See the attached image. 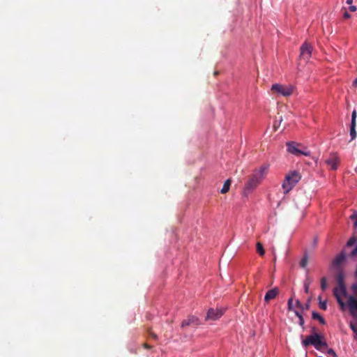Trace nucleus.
<instances>
[{"label":"nucleus","mask_w":357,"mask_h":357,"mask_svg":"<svg viewBox=\"0 0 357 357\" xmlns=\"http://www.w3.org/2000/svg\"><path fill=\"white\" fill-rule=\"evenodd\" d=\"M301 178V174L296 171H293L287 174L282 185L284 193L287 194L291 191Z\"/></svg>","instance_id":"obj_1"},{"label":"nucleus","mask_w":357,"mask_h":357,"mask_svg":"<svg viewBox=\"0 0 357 357\" xmlns=\"http://www.w3.org/2000/svg\"><path fill=\"white\" fill-rule=\"evenodd\" d=\"M287 151L296 156H309L310 151L301 144L290 142L287 143Z\"/></svg>","instance_id":"obj_2"},{"label":"nucleus","mask_w":357,"mask_h":357,"mask_svg":"<svg viewBox=\"0 0 357 357\" xmlns=\"http://www.w3.org/2000/svg\"><path fill=\"white\" fill-rule=\"evenodd\" d=\"M302 344L305 347L310 344L313 345L318 350L328 347L327 343L323 341L321 337L317 333L307 336L306 339L303 340Z\"/></svg>","instance_id":"obj_3"},{"label":"nucleus","mask_w":357,"mask_h":357,"mask_svg":"<svg viewBox=\"0 0 357 357\" xmlns=\"http://www.w3.org/2000/svg\"><path fill=\"white\" fill-rule=\"evenodd\" d=\"M295 87L291 84L283 85L280 84H274L271 86V91L273 94L284 97L291 96L294 91Z\"/></svg>","instance_id":"obj_4"},{"label":"nucleus","mask_w":357,"mask_h":357,"mask_svg":"<svg viewBox=\"0 0 357 357\" xmlns=\"http://www.w3.org/2000/svg\"><path fill=\"white\" fill-rule=\"evenodd\" d=\"M354 296H349L347 299V306L349 309L350 314L357 319V284H353L351 286Z\"/></svg>","instance_id":"obj_5"},{"label":"nucleus","mask_w":357,"mask_h":357,"mask_svg":"<svg viewBox=\"0 0 357 357\" xmlns=\"http://www.w3.org/2000/svg\"><path fill=\"white\" fill-rule=\"evenodd\" d=\"M346 294H347V291H346V288H345V285L344 284L337 285L334 289V296L336 298L338 304L340 305V306L341 307V308L342 310L344 309V307L347 305V304H345L344 303V301H342L341 296H346Z\"/></svg>","instance_id":"obj_6"},{"label":"nucleus","mask_w":357,"mask_h":357,"mask_svg":"<svg viewBox=\"0 0 357 357\" xmlns=\"http://www.w3.org/2000/svg\"><path fill=\"white\" fill-rule=\"evenodd\" d=\"M325 162L330 169L336 170L340 164V158L337 153H331L328 158L326 159Z\"/></svg>","instance_id":"obj_7"},{"label":"nucleus","mask_w":357,"mask_h":357,"mask_svg":"<svg viewBox=\"0 0 357 357\" xmlns=\"http://www.w3.org/2000/svg\"><path fill=\"white\" fill-rule=\"evenodd\" d=\"M300 58L307 61L310 59L312 55V47L311 44L305 42L301 47Z\"/></svg>","instance_id":"obj_8"},{"label":"nucleus","mask_w":357,"mask_h":357,"mask_svg":"<svg viewBox=\"0 0 357 357\" xmlns=\"http://www.w3.org/2000/svg\"><path fill=\"white\" fill-rule=\"evenodd\" d=\"M268 170V165H264L259 169H256L252 176H253L257 180H258L259 182L261 183L267 174Z\"/></svg>","instance_id":"obj_9"},{"label":"nucleus","mask_w":357,"mask_h":357,"mask_svg":"<svg viewBox=\"0 0 357 357\" xmlns=\"http://www.w3.org/2000/svg\"><path fill=\"white\" fill-rule=\"evenodd\" d=\"M223 314V311L221 310H214L213 308L209 309L207 315L206 317V320H213L215 321L220 319Z\"/></svg>","instance_id":"obj_10"},{"label":"nucleus","mask_w":357,"mask_h":357,"mask_svg":"<svg viewBox=\"0 0 357 357\" xmlns=\"http://www.w3.org/2000/svg\"><path fill=\"white\" fill-rule=\"evenodd\" d=\"M260 182L258 181L253 176H251L248 182L246 183L244 188V192L247 193L255 188H256L258 185H259Z\"/></svg>","instance_id":"obj_11"},{"label":"nucleus","mask_w":357,"mask_h":357,"mask_svg":"<svg viewBox=\"0 0 357 357\" xmlns=\"http://www.w3.org/2000/svg\"><path fill=\"white\" fill-rule=\"evenodd\" d=\"M200 324V321L198 318L195 316H190L186 319H184L181 323V327L184 328L188 326H197Z\"/></svg>","instance_id":"obj_12"},{"label":"nucleus","mask_w":357,"mask_h":357,"mask_svg":"<svg viewBox=\"0 0 357 357\" xmlns=\"http://www.w3.org/2000/svg\"><path fill=\"white\" fill-rule=\"evenodd\" d=\"M356 111L354 110L351 114V122L350 127V135L351 137V140L354 139L356 137Z\"/></svg>","instance_id":"obj_13"},{"label":"nucleus","mask_w":357,"mask_h":357,"mask_svg":"<svg viewBox=\"0 0 357 357\" xmlns=\"http://www.w3.org/2000/svg\"><path fill=\"white\" fill-rule=\"evenodd\" d=\"M279 294V289L278 287H274L268 290L264 296V301L266 303H268L270 301L276 298V296Z\"/></svg>","instance_id":"obj_14"},{"label":"nucleus","mask_w":357,"mask_h":357,"mask_svg":"<svg viewBox=\"0 0 357 357\" xmlns=\"http://www.w3.org/2000/svg\"><path fill=\"white\" fill-rule=\"evenodd\" d=\"M231 183V179H227L225 181L222 188L220 190L222 194H225L229 190V188Z\"/></svg>","instance_id":"obj_15"},{"label":"nucleus","mask_w":357,"mask_h":357,"mask_svg":"<svg viewBox=\"0 0 357 357\" xmlns=\"http://www.w3.org/2000/svg\"><path fill=\"white\" fill-rule=\"evenodd\" d=\"M344 275L343 272L342 271H340L337 273L336 277H335L336 281L337 282V285L344 284Z\"/></svg>","instance_id":"obj_16"},{"label":"nucleus","mask_w":357,"mask_h":357,"mask_svg":"<svg viewBox=\"0 0 357 357\" xmlns=\"http://www.w3.org/2000/svg\"><path fill=\"white\" fill-rule=\"evenodd\" d=\"M344 259V255L341 253L340 255H337L333 260V265L340 266L343 262Z\"/></svg>","instance_id":"obj_17"},{"label":"nucleus","mask_w":357,"mask_h":357,"mask_svg":"<svg viewBox=\"0 0 357 357\" xmlns=\"http://www.w3.org/2000/svg\"><path fill=\"white\" fill-rule=\"evenodd\" d=\"M312 319L319 320L321 324L324 325L326 324L324 319L318 312H312Z\"/></svg>","instance_id":"obj_18"},{"label":"nucleus","mask_w":357,"mask_h":357,"mask_svg":"<svg viewBox=\"0 0 357 357\" xmlns=\"http://www.w3.org/2000/svg\"><path fill=\"white\" fill-rule=\"evenodd\" d=\"M257 252L259 253L260 256H264L265 254V250L263 248L262 244L260 242H257L256 245Z\"/></svg>","instance_id":"obj_19"},{"label":"nucleus","mask_w":357,"mask_h":357,"mask_svg":"<svg viewBox=\"0 0 357 357\" xmlns=\"http://www.w3.org/2000/svg\"><path fill=\"white\" fill-rule=\"evenodd\" d=\"M308 262V259L307 255H304L302 259L300 261V266L302 268H305L307 266Z\"/></svg>","instance_id":"obj_20"},{"label":"nucleus","mask_w":357,"mask_h":357,"mask_svg":"<svg viewBox=\"0 0 357 357\" xmlns=\"http://www.w3.org/2000/svg\"><path fill=\"white\" fill-rule=\"evenodd\" d=\"M319 307L323 310H326L327 308L326 301H322L321 296H319Z\"/></svg>","instance_id":"obj_21"},{"label":"nucleus","mask_w":357,"mask_h":357,"mask_svg":"<svg viewBox=\"0 0 357 357\" xmlns=\"http://www.w3.org/2000/svg\"><path fill=\"white\" fill-rule=\"evenodd\" d=\"M351 329L352 330L353 333H354V339L357 340V326L356 324L351 322L349 325Z\"/></svg>","instance_id":"obj_22"},{"label":"nucleus","mask_w":357,"mask_h":357,"mask_svg":"<svg viewBox=\"0 0 357 357\" xmlns=\"http://www.w3.org/2000/svg\"><path fill=\"white\" fill-rule=\"evenodd\" d=\"M328 287L327 282H326V278L325 277H323L321 279V288L323 291L326 290Z\"/></svg>","instance_id":"obj_23"},{"label":"nucleus","mask_w":357,"mask_h":357,"mask_svg":"<svg viewBox=\"0 0 357 357\" xmlns=\"http://www.w3.org/2000/svg\"><path fill=\"white\" fill-rule=\"evenodd\" d=\"M350 218L354 220V226L355 228H357V213H354L350 216Z\"/></svg>","instance_id":"obj_24"},{"label":"nucleus","mask_w":357,"mask_h":357,"mask_svg":"<svg viewBox=\"0 0 357 357\" xmlns=\"http://www.w3.org/2000/svg\"><path fill=\"white\" fill-rule=\"evenodd\" d=\"M356 241L357 239L355 237H352L347 241V245L348 247H351L356 242Z\"/></svg>","instance_id":"obj_25"},{"label":"nucleus","mask_w":357,"mask_h":357,"mask_svg":"<svg viewBox=\"0 0 357 357\" xmlns=\"http://www.w3.org/2000/svg\"><path fill=\"white\" fill-rule=\"evenodd\" d=\"M288 310H289V311L294 310L293 298H290L288 301Z\"/></svg>","instance_id":"obj_26"},{"label":"nucleus","mask_w":357,"mask_h":357,"mask_svg":"<svg viewBox=\"0 0 357 357\" xmlns=\"http://www.w3.org/2000/svg\"><path fill=\"white\" fill-rule=\"evenodd\" d=\"M327 353L329 355L333 356V357H337V355H336L335 352L334 351V350L333 349H329L328 350Z\"/></svg>","instance_id":"obj_27"},{"label":"nucleus","mask_w":357,"mask_h":357,"mask_svg":"<svg viewBox=\"0 0 357 357\" xmlns=\"http://www.w3.org/2000/svg\"><path fill=\"white\" fill-rule=\"evenodd\" d=\"M310 300H308L307 303H305V305H303L302 310H307L310 308Z\"/></svg>","instance_id":"obj_28"},{"label":"nucleus","mask_w":357,"mask_h":357,"mask_svg":"<svg viewBox=\"0 0 357 357\" xmlns=\"http://www.w3.org/2000/svg\"><path fill=\"white\" fill-rule=\"evenodd\" d=\"M282 117H280V122H279V123H277V121H275V122L274 123V124H273V127H274L275 130H276V129L279 127V126H280V123L282 122Z\"/></svg>","instance_id":"obj_29"},{"label":"nucleus","mask_w":357,"mask_h":357,"mask_svg":"<svg viewBox=\"0 0 357 357\" xmlns=\"http://www.w3.org/2000/svg\"><path fill=\"white\" fill-rule=\"evenodd\" d=\"M309 286H310V283L309 282H305L304 283L305 291L306 293H308V291H309Z\"/></svg>","instance_id":"obj_30"},{"label":"nucleus","mask_w":357,"mask_h":357,"mask_svg":"<svg viewBox=\"0 0 357 357\" xmlns=\"http://www.w3.org/2000/svg\"><path fill=\"white\" fill-rule=\"evenodd\" d=\"M296 307H298L301 308V310H303V305L301 304V303L298 300H297L296 301Z\"/></svg>","instance_id":"obj_31"},{"label":"nucleus","mask_w":357,"mask_h":357,"mask_svg":"<svg viewBox=\"0 0 357 357\" xmlns=\"http://www.w3.org/2000/svg\"><path fill=\"white\" fill-rule=\"evenodd\" d=\"M351 255V256L357 255V246L352 250Z\"/></svg>","instance_id":"obj_32"},{"label":"nucleus","mask_w":357,"mask_h":357,"mask_svg":"<svg viewBox=\"0 0 357 357\" xmlns=\"http://www.w3.org/2000/svg\"><path fill=\"white\" fill-rule=\"evenodd\" d=\"M299 325L301 326L302 327H303L304 319H303V317L299 319Z\"/></svg>","instance_id":"obj_33"},{"label":"nucleus","mask_w":357,"mask_h":357,"mask_svg":"<svg viewBox=\"0 0 357 357\" xmlns=\"http://www.w3.org/2000/svg\"><path fill=\"white\" fill-rule=\"evenodd\" d=\"M150 336L153 339H157V335L153 332H149Z\"/></svg>","instance_id":"obj_34"},{"label":"nucleus","mask_w":357,"mask_h":357,"mask_svg":"<svg viewBox=\"0 0 357 357\" xmlns=\"http://www.w3.org/2000/svg\"><path fill=\"white\" fill-rule=\"evenodd\" d=\"M349 10L351 12H354L356 10V7L355 6H351L349 7Z\"/></svg>","instance_id":"obj_35"},{"label":"nucleus","mask_w":357,"mask_h":357,"mask_svg":"<svg viewBox=\"0 0 357 357\" xmlns=\"http://www.w3.org/2000/svg\"><path fill=\"white\" fill-rule=\"evenodd\" d=\"M294 313H295L296 316L298 317V319H300L301 317H303L301 315V314L300 312H298V311H296V310H294Z\"/></svg>","instance_id":"obj_36"},{"label":"nucleus","mask_w":357,"mask_h":357,"mask_svg":"<svg viewBox=\"0 0 357 357\" xmlns=\"http://www.w3.org/2000/svg\"><path fill=\"white\" fill-rule=\"evenodd\" d=\"M344 18H349L350 17V15L349 14V13L347 11H345L344 13Z\"/></svg>","instance_id":"obj_37"},{"label":"nucleus","mask_w":357,"mask_h":357,"mask_svg":"<svg viewBox=\"0 0 357 357\" xmlns=\"http://www.w3.org/2000/svg\"><path fill=\"white\" fill-rule=\"evenodd\" d=\"M144 347L146 348V349H151V347L149 344H146V343L144 344Z\"/></svg>","instance_id":"obj_38"},{"label":"nucleus","mask_w":357,"mask_h":357,"mask_svg":"<svg viewBox=\"0 0 357 357\" xmlns=\"http://www.w3.org/2000/svg\"><path fill=\"white\" fill-rule=\"evenodd\" d=\"M346 2H347V4H351L352 2H353V0H347Z\"/></svg>","instance_id":"obj_39"},{"label":"nucleus","mask_w":357,"mask_h":357,"mask_svg":"<svg viewBox=\"0 0 357 357\" xmlns=\"http://www.w3.org/2000/svg\"><path fill=\"white\" fill-rule=\"evenodd\" d=\"M354 85L357 86V78L354 81Z\"/></svg>","instance_id":"obj_40"},{"label":"nucleus","mask_w":357,"mask_h":357,"mask_svg":"<svg viewBox=\"0 0 357 357\" xmlns=\"http://www.w3.org/2000/svg\"><path fill=\"white\" fill-rule=\"evenodd\" d=\"M273 255H274V261H275L276 260V256H275V250H273Z\"/></svg>","instance_id":"obj_41"}]
</instances>
